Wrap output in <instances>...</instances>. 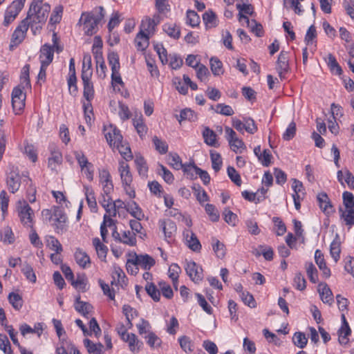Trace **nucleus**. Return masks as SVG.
I'll return each mask as SVG.
<instances>
[{"instance_id": "8", "label": "nucleus", "mask_w": 354, "mask_h": 354, "mask_svg": "<svg viewBox=\"0 0 354 354\" xmlns=\"http://www.w3.org/2000/svg\"><path fill=\"white\" fill-rule=\"evenodd\" d=\"M83 24V30L86 35H93L97 31L99 19L91 13H83L80 19V23Z\"/></svg>"}, {"instance_id": "51", "label": "nucleus", "mask_w": 354, "mask_h": 354, "mask_svg": "<svg viewBox=\"0 0 354 354\" xmlns=\"http://www.w3.org/2000/svg\"><path fill=\"white\" fill-rule=\"evenodd\" d=\"M209 62L211 71L215 76L221 75L223 73V64L217 57H212Z\"/></svg>"}, {"instance_id": "3", "label": "nucleus", "mask_w": 354, "mask_h": 354, "mask_svg": "<svg viewBox=\"0 0 354 354\" xmlns=\"http://www.w3.org/2000/svg\"><path fill=\"white\" fill-rule=\"evenodd\" d=\"M118 172L120 174L122 185L126 194L130 198L136 197V192L133 183V176L130 171V167L124 160L119 161Z\"/></svg>"}, {"instance_id": "5", "label": "nucleus", "mask_w": 354, "mask_h": 354, "mask_svg": "<svg viewBox=\"0 0 354 354\" xmlns=\"http://www.w3.org/2000/svg\"><path fill=\"white\" fill-rule=\"evenodd\" d=\"M26 0H15L6 8L4 14L3 26H8L17 18L24 6Z\"/></svg>"}, {"instance_id": "60", "label": "nucleus", "mask_w": 354, "mask_h": 354, "mask_svg": "<svg viewBox=\"0 0 354 354\" xmlns=\"http://www.w3.org/2000/svg\"><path fill=\"white\" fill-rule=\"evenodd\" d=\"M0 350L3 354H13L10 342L6 335L0 334Z\"/></svg>"}, {"instance_id": "19", "label": "nucleus", "mask_w": 354, "mask_h": 354, "mask_svg": "<svg viewBox=\"0 0 354 354\" xmlns=\"http://www.w3.org/2000/svg\"><path fill=\"white\" fill-rule=\"evenodd\" d=\"M122 340L127 343L129 349L133 353H138L143 346V343L134 333H129Z\"/></svg>"}, {"instance_id": "42", "label": "nucleus", "mask_w": 354, "mask_h": 354, "mask_svg": "<svg viewBox=\"0 0 354 354\" xmlns=\"http://www.w3.org/2000/svg\"><path fill=\"white\" fill-rule=\"evenodd\" d=\"M203 19L207 28H214L218 24L216 16L211 10L207 11L203 15Z\"/></svg>"}, {"instance_id": "40", "label": "nucleus", "mask_w": 354, "mask_h": 354, "mask_svg": "<svg viewBox=\"0 0 354 354\" xmlns=\"http://www.w3.org/2000/svg\"><path fill=\"white\" fill-rule=\"evenodd\" d=\"M93 71L91 68V57L90 55H84L82 62L81 77H91Z\"/></svg>"}, {"instance_id": "53", "label": "nucleus", "mask_w": 354, "mask_h": 354, "mask_svg": "<svg viewBox=\"0 0 354 354\" xmlns=\"http://www.w3.org/2000/svg\"><path fill=\"white\" fill-rule=\"evenodd\" d=\"M339 212H341V217L344 219L346 225L350 226L354 225V208L343 210L340 207Z\"/></svg>"}, {"instance_id": "1", "label": "nucleus", "mask_w": 354, "mask_h": 354, "mask_svg": "<svg viewBox=\"0 0 354 354\" xmlns=\"http://www.w3.org/2000/svg\"><path fill=\"white\" fill-rule=\"evenodd\" d=\"M35 23V26L38 28L37 30L32 29V17L29 18L28 15H27L26 17L19 23V24L14 30L11 37L10 48L17 47L24 40L29 27L30 28L31 31L34 35H36L37 33H39L44 24H37V21Z\"/></svg>"}, {"instance_id": "63", "label": "nucleus", "mask_w": 354, "mask_h": 354, "mask_svg": "<svg viewBox=\"0 0 354 354\" xmlns=\"http://www.w3.org/2000/svg\"><path fill=\"white\" fill-rule=\"evenodd\" d=\"M169 161L170 165L175 169L179 170L180 169H183L186 166H183L181 159L178 154L176 153H170L169 156Z\"/></svg>"}, {"instance_id": "21", "label": "nucleus", "mask_w": 354, "mask_h": 354, "mask_svg": "<svg viewBox=\"0 0 354 354\" xmlns=\"http://www.w3.org/2000/svg\"><path fill=\"white\" fill-rule=\"evenodd\" d=\"M318 292L322 301L330 305L333 301V295L329 286L324 283L318 285Z\"/></svg>"}, {"instance_id": "62", "label": "nucleus", "mask_w": 354, "mask_h": 354, "mask_svg": "<svg viewBox=\"0 0 354 354\" xmlns=\"http://www.w3.org/2000/svg\"><path fill=\"white\" fill-rule=\"evenodd\" d=\"M187 24L192 27H196L200 24V17L194 10L187 11Z\"/></svg>"}, {"instance_id": "24", "label": "nucleus", "mask_w": 354, "mask_h": 354, "mask_svg": "<svg viewBox=\"0 0 354 354\" xmlns=\"http://www.w3.org/2000/svg\"><path fill=\"white\" fill-rule=\"evenodd\" d=\"M159 225L166 238H171L176 232V223L170 219L160 221Z\"/></svg>"}, {"instance_id": "59", "label": "nucleus", "mask_w": 354, "mask_h": 354, "mask_svg": "<svg viewBox=\"0 0 354 354\" xmlns=\"http://www.w3.org/2000/svg\"><path fill=\"white\" fill-rule=\"evenodd\" d=\"M145 338L151 348H158L161 345L162 340L153 332H149L147 335L145 336Z\"/></svg>"}, {"instance_id": "14", "label": "nucleus", "mask_w": 354, "mask_h": 354, "mask_svg": "<svg viewBox=\"0 0 354 354\" xmlns=\"http://www.w3.org/2000/svg\"><path fill=\"white\" fill-rule=\"evenodd\" d=\"M158 22H156L154 19L145 17L141 21L140 31L138 32L152 37L156 32V27Z\"/></svg>"}, {"instance_id": "26", "label": "nucleus", "mask_w": 354, "mask_h": 354, "mask_svg": "<svg viewBox=\"0 0 354 354\" xmlns=\"http://www.w3.org/2000/svg\"><path fill=\"white\" fill-rule=\"evenodd\" d=\"M315 260L324 277L328 278L330 276V270L326 266L324 255L319 250H317L315 252Z\"/></svg>"}, {"instance_id": "49", "label": "nucleus", "mask_w": 354, "mask_h": 354, "mask_svg": "<svg viewBox=\"0 0 354 354\" xmlns=\"http://www.w3.org/2000/svg\"><path fill=\"white\" fill-rule=\"evenodd\" d=\"M120 242L129 246L136 245V233L131 232L129 230L124 231L121 235Z\"/></svg>"}, {"instance_id": "30", "label": "nucleus", "mask_w": 354, "mask_h": 354, "mask_svg": "<svg viewBox=\"0 0 354 354\" xmlns=\"http://www.w3.org/2000/svg\"><path fill=\"white\" fill-rule=\"evenodd\" d=\"M84 345L89 354H103L104 346L101 343H94L89 339H84Z\"/></svg>"}, {"instance_id": "12", "label": "nucleus", "mask_w": 354, "mask_h": 354, "mask_svg": "<svg viewBox=\"0 0 354 354\" xmlns=\"http://www.w3.org/2000/svg\"><path fill=\"white\" fill-rule=\"evenodd\" d=\"M185 270L190 279L194 283H198L203 280V269L194 261H187Z\"/></svg>"}, {"instance_id": "31", "label": "nucleus", "mask_w": 354, "mask_h": 354, "mask_svg": "<svg viewBox=\"0 0 354 354\" xmlns=\"http://www.w3.org/2000/svg\"><path fill=\"white\" fill-rule=\"evenodd\" d=\"M100 203L106 210V214H107V216L111 217L116 216L117 209L113 204L111 196L102 198V199L100 200Z\"/></svg>"}, {"instance_id": "4", "label": "nucleus", "mask_w": 354, "mask_h": 354, "mask_svg": "<svg viewBox=\"0 0 354 354\" xmlns=\"http://www.w3.org/2000/svg\"><path fill=\"white\" fill-rule=\"evenodd\" d=\"M52 221V225L57 234L66 231L68 218L63 207L54 206V217Z\"/></svg>"}, {"instance_id": "13", "label": "nucleus", "mask_w": 354, "mask_h": 354, "mask_svg": "<svg viewBox=\"0 0 354 354\" xmlns=\"http://www.w3.org/2000/svg\"><path fill=\"white\" fill-rule=\"evenodd\" d=\"M276 69L279 77L283 80L289 70L288 55L286 51H281L278 57Z\"/></svg>"}, {"instance_id": "50", "label": "nucleus", "mask_w": 354, "mask_h": 354, "mask_svg": "<svg viewBox=\"0 0 354 354\" xmlns=\"http://www.w3.org/2000/svg\"><path fill=\"white\" fill-rule=\"evenodd\" d=\"M245 22L247 24L248 27L251 29V31L257 37L263 35V26L261 24H258L255 20H250L248 17H245Z\"/></svg>"}, {"instance_id": "33", "label": "nucleus", "mask_w": 354, "mask_h": 354, "mask_svg": "<svg viewBox=\"0 0 354 354\" xmlns=\"http://www.w3.org/2000/svg\"><path fill=\"white\" fill-rule=\"evenodd\" d=\"M317 201L320 208L325 214H329L333 212V206L331 205L329 198L326 193H320L317 196Z\"/></svg>"}, {"instance_id": "22", "label": "nucleus", "mask_w": 354, "mask_h": 354, "mask_svg": "<svg viewBox=\"0 0 354 354\" xmlns=\"http://www.w3.org/2000/svg\"><path fill=\"white\" fill-rule=\"evenodd\" d=\"M84 192L86 196V200L88 206L89 207L91 211L93 212H96L97 210V205L93 189L88 185H84Z\"/></svg>"}, {"instance_id": "2", "label": "nucleus", "mask_w": 354, "mask_h": 354, "mask_svg": "<svg viewBox=\"0 0 354 354\" xmlns=\"http://www.w3.org/2000/svg\"><path fill=\"white\" fill-rule=\"evenodd\" d=\"M42 1L43 0H33L27 13L28 17H32V19L33 24L32 26V29L35 30L38 29V28L35 26V21H37V24H45L50 10V5L46 3L41 4Z\"/></svg>"}, {"instance_id": "29", "label": "nucleus", "mask_w": 354, "mask_h": 354, "mask_svg": "<svg viewBox=\"0 0 354 354\" xmlns=\"http://www.w3.org/2000/svg\"><path fill=\"white\" fill-rule=\"evenodd\" d=\"M164 32L171 38L178 39L180 37V28L174 23H167L162 26Z\"/></svg>"}, {"instance_id": "7", "label": "nucleus", "mask_w": 354, "mask_h": 354, "mask_svg": "<svg viewBox=\"0 0 354 354\" xmlns=\"http://www.w3.org/2000/svg\"><path fill=\"white\" fill-rule=\"evenodd\" d=\"M26 93L20 86L13 88L11 94L12 106L14 113L19 115L25 107Z\"/></svg>"}, {"instance_id": "44", "label": "nucleus", "mask_w": 354, "mask_h": 354, "mask_svg": "<svg viewBox=\"0 0 354 354\" xmlns=\"http://www.w3.org/2000/svg\"><path fill=\"white\" fill-rule=\"evenodd\" d=\"M180 272L181 268L177 263H172L169 268V277L171 279L175 288H177L179 274Z\"/></svg>"}, {"instance_id": "43", "label": "nucleus", "mask_w": 354, "mask_h": 354, "mask_svg": "<svg viewBox=\"0 0 354 354\" xmlns=\"http://www.w3.org/2000/svg\"><path fill=\"white\" fill-rule=\"evenodd\" d=\"M133 124L140 137H142L146 134L147 128L144 123V120L142 115L136 116L133 119Z\"/></svg>"}, {"instance_id": "18", "label": "nucleus", "mask_w": 354, "mask_h": 354, "mask_svg": "<svg viewBox=\"0 0 354 354\" xmlns=\"http://www.w3.org/2000/svg\"><path fill=\"white\" fill-rule=\"evenodd\" d=\"M183 236L189 248L194 252L200 251L201 249V244L193 232L189 230H185L183 232Z\"/></svg>"}, {"instance_id": "11", "label": "nucleus", "mask_w": 354, "mask_h": 354, "mask_svg": "<svg viewBox=\"0 0 354 354\" xmlns=\"http://www.w3.org/2000/svg\"><path fill=\"white\" fill-rule=\"evenodd\" d=\"M225 138L233 151L241 153V151L240 150L245 148L243 141L237 137L236 132L232 128L225 127Z\"/></svg>"}, {"instance_id": "52", "label": "nucleus", "mask_w": 354, "mask_h": 354, "mask_svg": "<svg viewBox=\"0 0 354 354\" xmlns=\"http://www.w3.org/2000/svg\"><path fill=\"white\" fill-rule=\"evenodd\" d=\"M72 286L77 290L82 292L86 290L87 280L84 275H78L75 280L74 278L71 281Z\"/></svg>"}, {"instance_id": "9", "label": "nucleus", "mask_w": 354, "mask_h": 354, "mask_svg": "<svg viewBox=\"0 0 354 354\" xmlns=\"http://www.w3.org/2000/svg\"><path fill=\"white\" fill-rule=\"evenodd\" d=\"M104 133L109 145L113 147H119L123 142L122 136L119 129L113 125L104 127Z\"/></svg>"}, {"instance_id": "64", "label": "nucleus", "mask_w": 354, "mask_h": 354, "mask_svg": "<svg viewBox=\"0 0 354 354\" xmlns=\"http://www.w3.org/2000/svg\"><path fill=\"white\" fill-rule=\"evenodd\" d=\"M147 294L155 301H158L160 297V292L156 286L153 283H147L145 286Z\"/></svg>"}, {"instance_id": "41", "label": "nucleus", "mask_w": 354, "mask_h": 354, "mask_svg": "<svg viewBox=\"0 0 354 354\" xmlns=\"http://www.w3.org/2000/svg\"><path fill=\"white\" fill-rule=\"evenodd\" d=\"M134 162L138 174L142 176H146L148 167L144 158L140 155H136Z\"/></svg>"}, {"instance_id": "10", "label": "nucleus", "mask_w": 354, "mask_h": 354, "mask_svg": "<svg viewBox=\"0 0 354 354\" xmlns=\"http://www.w3.org/2000/svg\"><path fill=\"white\" fill-rule=\"evenodd\" d=\"M18 216L24 225L32 227L33 210L29 205L25 201H19L17 207Z\"/></svg>"}, {"instance_id": "38", "label": "nucleus", "mask_w": 354, "mask_h": 354, "mask_svg": "<svg viewBox=\"0 0 354 354\" xmlns=\"http://www.w3.org/2000/svg\"><path fill=\"white\" fill-rule=\"evenodd\" d=\"M236 6L237 10L239 11V20L241 22L243 21L245 22V17H248L243 14L251 15L254 12V8L250 4L237 3Z\"/></svg>"}, {"instance_id": "54", "label": "nucleus", "mask_w": 354, "mask_h": 354, "mask_svg": "<svg viewBox=\"0 0 354 354\" xmlns=\"http://www.w3.org/2000/svg\"><path fill=\"white\" fill-rule=\"evenodd\" d=\"M292 342L296 346L304 348L307 344L308 339L304 333L296 332L293 335Z\"/></svg>"}, {"instance_id": "27", "label": "nucleus", "mask_w": 354, "mask_h": 354, "mask_svg": "<svg viewBox=\"0 0 354 354\" xmlns=\"http://www.w3.org/2000/svg\"><path fill=\"white\" fill-rule=\"evenodd\" d=\"M75 259L76 263L82 268L90 266L91 259L89 256L83 250L77 249L75 252Z\"/></svg>"}, {"instance_id": "37", "label": "nucleus", "mask_w": 354, "mask_h": 354, "mask_svg": "<svg viewBox=\"0 0 354 354\" xmlns=\"http://www.w3.org/2000/svg\"><path fill=\"white\" fill-rule=\"evenodd\" d=\"M340 241L338 235L332 241L330 245V253L335 262H337L340 258Z\"/></svg>"}, {"instance_id": "28", "label": "nucleus", "mask_w": 354, "mask_h": 354, "mask_svg": "<svg viewBox=\"0 0 354 354\" xmlns=\"http://www.w3.org/2000/svg\"><path fill=\"white\" fill-rule=\"evenodd\" d=\"M124 209L137 220L141 221L145 216L141 208L135 201L128 203Z\"/></svg>"}, {"instance_id": "57", "label": "nucleus", "mask_w": 354, "mask_h": 354, "mask_svg": "<svg viewBox=\"0 0 354 354\" xmlns=\"http://www.w3.org/2000/svg\"><path fill=\"white\" fill-rule=\"evenodd\" d=\"M306 270L307 275L312 283H316L318 280L317 270L312 262L306 263Z\"/></svg>"}, {"instance_id": "34", "label": "nucleus", "mask_w": 354, "mask_h": 354, "mask_svg": "<svg viewBox=\"0 0 354 354\" xmlns=\"http://www.w3.org/2000/svg\"><path fill=\"white\" fill-rule=\"evenodd\" d=\"M122 312L126 317L127 328L131 329L133 326L132 320L138 315V311L129 305H124Z\"/></svg>"}, {"instance_id": "36", "label": "nucleus", "mask_w": 354, "mask_h": 354, "mask_svg": "<svg viewBox=\"0 0 354 354\" xmlns=\"http://www.w3.org/2000/svg\"><path fill=\"white\" fill-rule=\"evenodd\" d=\"M325 60L332 73L338 75H340L342 73V69L333 55L328 54Z\"/></svg>"}, {"instance_id": "15", "label": "nucleus", "mask_w": 354, "mask_h": 354, "mask_svg": "<svg viewBox=\"0 0 354 354\" xmlns=\"http://www.w3.org/2000/svg\"><path fill=\"white\" fill-rule=\"evenodd\" d=\"M54 46L45 44L40 49L39 61L41 64L49 65L53 59Z\"/></svg>"}, {"instance_id": "47", "label": "nucleus", "mask_w": 354, "mask_h": 354, "mask_svg": "<svg viewBox=\"0 0 354 354\" xmlns=\"http://www.w3.org/2000/svg\"><path fill=\"white\" fill-rule=\"evenodd\" d=\"M95 58L97 64V74L101 79H104L106 75V66L104 63L102 54L96 53Z\"/></svg>"}, {"instance_id": "23", "label": "nucleus", "mask_w": 354, "mask_h": 354, "mask_svg": "<svg viewBox=\"0 0 354 354\" xmlns=\"http://www.w3.org/2000/svg\"><path fill=\"white\" fill-rule=\"evenodd\" d=\"M82 82H83V86H84V91H83V95L84 97L86 100V101H91L94 97V88H93V84L91 82V77H81Z\"/></svg>"}, {"instance_id": "25", "label": "nucleus", "mask_w": 354, "mask_h": 354, "mask_svg": "<svg viewBox=\"0 0 354 354\" xmlns=\"http://www.w3.org/2000/svg\"><path fill=\"white\" fill-rule=\"evenodd\" d=\"M20 185V176L15 171L9 173L7 178V185L10 192L15 193L19 189Z\"/></svg>"}, {"instance_id": "61", "label": "nucleus", "mask_w": 354, "mask_h": 354, "mask_svg": "<svg viewBox=\"0 0 354 354\" xmlns=\"http://www.w3.org/2000/svg\"><path fill=\"white\" fill-rule=\"evenodd\" d=\"M115 148L119 151V153L125 160L126 162L133 158V155L130 147L127 144H124L123 142H122L121 145L119 146V147Z\"/></svg>"}, {"instance_id": "35", "label": "nucleus", "mask_w": 354, "mask_h": 354, "mask_svg": "<svg viewBox=\"0 0 354 354\" xmlns=\"http://www.w3.org/2000/svg\"><path fill=\"white\" fill-rule=\"evenodd\" d=\"M151 37L138 32L135 38V44L138 50L144 51L147 49L149 44V39Z\"/></svg>"}, {"instance_id": "58", "label": "nucleus", "mask_w": 354, "mask_h": 354, "mask_svg": "<svg viewBox=\"0 0 354 354\" xmlns=\"http://www.w3.org/2000/svg\"><path fill=\"white\" fill-rule=\"evenodd\" d=\"M210 158L212 169L215 171V172H218L221 169L223 165V161L220 153L216 151H211Z\"/></svg>"}, {"instance_id": "17", "label": "nucleus", "mask_w": 354, "mask_h": 354, "mask_svg": "<svg viewBox=\"0 0 354 354\" xmlns=\"http://www.w3.org/2000/svg\"><path fill=\"white\" fill-rule=\"evenodd\" d=\"M134 259V264H137L138 267L148 270H150L155 264V260L148 254H136Z\"/></svg>"}, {"instance_id": "46", "label": "nucleus", "mask_w": 354, "mask_h": 354, "mask_svg": "<svg viewBox=\"0 0 354 354\" xmlns=\"http://www.w3.org/2000/svg\"><path fill=\"white\" fill-rule=\"evenodd\" d=\"M176 118L179 123H181L184 120L195 121L197 118L195 113L190 109H184L181 110L180 115H176Z\"/></svg>"}, {"instance_id": "16", "label": "nucleus", "mask_w": 354, "mask_h": 354, "mask_svg": "<svg viewBox=\"0 0 354 354\" xmlns=\"http://www.w3.org/2000/svg\"><path fill=\"white\" fill-rule=\"evenodd\" d=\"M63 161L62 153L54 147L50 149V156L48 159V167L52 171H57V167L59 166Z\"/></svg>"}, {"instance_id": "45", "label": "nucleus", "mask_w": 354, "mask_h": 354, "mask_svg": "<svg viewBox=\"0 0 354 354\" xmlns=\"http://www.w3.org/2000/svg\"><path fill=\"white\" fill-rule=\"evenodd\" d=\"M212 249L216 256L219 259H223L225 256V246L218 239L212 238Z\"/></svg>"}, {"instance_id": "6", "label": "nucleus", "mask_w": 354, "mask_h": 354, "mask_svg": "<svg viewBox=\"0 0 354 354\" xmlns=\"http://www.w3.org/2000/svg\"><path fill=\"white\" fill-rule=\"evenodd\" d=\"M99 182L102 187V198L111 196L113 192V184L109 171L106 169H99Z\"/></svg>"}, {"instance_id": "56", "label": "nucleus", "mask_w": 354, "mask_h": 354, "mask_svg": "<svg viewBox=\"0 0 354 354\" xmlns=\"http://www.w3.org/2000/svg\"><path fill=\"white\" fill-rule=\"evenodd\" d=\"M205 210L212 222H217L219 220L220 215L218 211L214 205L207 203L205 205Z\"/></svg>"}, {"instance_id": "55", "label": "nucleus", "mask_w": 354, "mask_h": 354, "mask_svg": "<svg viewBox=\"0 0 354 354\" xmlns=\"http://www.w3.org/2000/svg\"><path fill=\"white\" fill-rule=\"evenodd\" d=\"M8 301L15 310H19L22 308L23 299L19 294L15 292L10 293Z\"/></svg>"}, {"instance_id": "20", "label": "nucleus", "mask_w": 354, "mask_h": 354, "mask_svg": "<svg viewBox=\"0 0 354 354\" xmlns=\"http://www.w3.org/2000/svg\"><path fill=\"white\" fill-rule=\"evenodd\" d=\"M184 172L187 174L190 173L192 176H193V172H195V174L199 176L205 185L209 183L210 176L209 174L195 165H187L184 168Z\"/></svg>"}, {"instance_id": "39", "label": "nucleus", "mask_w": 354, "mask_h": 354, "mask_svg": "<svg viewBox=\"0 0 354 354\" xmlns=\"http://www.w3.org/2000/svg\"><path fill=\"white\" fill-rule=\"evenodd\" d=\"M203 136L205 142L212 147H215L217 144L216 134L209 127H205L203 131Z\"/></svg>"}, {"instance_id": "48", "label": "nucleus", "mask_w": 354, "mask_h": 354, "mask_svg": "<svg viewBox=\"0 0 354 354\" xmlns=\"http://www.w3.org/2000/svg\"><path fill=\"white\" fill-rule=\"evenodd\" d=\"M75 309L83 316H86L91 311V306L87 302L80 301V297L79 296L75 299Z\"/></svg>"}, {"instance_id": "32", "label": "nucleus", "mask_w": 354, "mask_h": 354, "mask_svg": "<svg viewBox=\"0 0 354 354\" xmlns=\"http://www.w3.org/2000/svg\"><path fill=\"white\" fill-rule=\"evenodd\" d=\"M93 245L95 249L99 259H100L101 261H105L108 252L107 246L103 244L99 238H94L93 239Z\"/></svg>"}]
</instances>
